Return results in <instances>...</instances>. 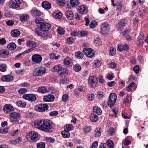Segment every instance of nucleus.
<instances>
[{"label": "nucleus", "instance_id": "1", "mask_svg": "<svg viewBox=\"0 0 148 148\" xmlns=\"http://www.w3.org/2000/svg\"><path fill=\"white\" fill-rule=\"evenodd\" d=\"M39 135L37 132L32 131L28 133L26 136L27 140L30 142H35L38 140Z\"/></svg>", "mask_w": 148, "mask_h": 148}, {"label": "nucleus", "instance_id": "2", "mask_svg": "<svg viewBox=\"0 0 148 148\" xmlns=\"http://www.w3.org/2000/svg\"><path fill=\"white\" fill-rule=\"evenodd\" d=\"M46 68L43 66H39L36 67L33 71L32 74L35 77L41 76L46 73Z\"/></svg>", "mask_w": 148, "mask_h": 148}, {"label": "nucleus", "instance_id": "3", "mask_svg": "<svg viewBox=\"0 0 148 148\" xmlns=\"http://www.w3.org/2000/svg\"><path fill=\"white\" fill-rule=\"evenodd\" d=\"M41 130L46 132H51L52 129L51 122L50 121L48 120H43V123Z\"/></svg>", "mask_w": 148, "mask_h": 148}, {"label": "nucleus", "instance_id": "4", "mask_svg": "<svg viewBox=\"0 0 148 148\" xmlns=\"http://www.w3.org/2000/svg\"><path fill=\"white\" fill-rule=\"evenodd\" d=\"M21 116V114L19 112H11L9 115L10 122L13 124L18 123V119Z\"/></svg>", "mask_w": 148, "mask_h": 148}, {"label": "nucleus", "instance_id": "5", "mask_svg": "<svg viewBox=\"0 0 148 148\" xmlns=\"http://www.w3.org/2000/svg\"><path fill=\"white\" fill-rule=\"evenodd\" d=\"M117 95L114 93H111L109 96L108 100V104L110 107H112L114 105L116 101Z\"/></svg>", "mask_w": 148, "mask_h": 148}, {"label": "nucleus", "instance_id": "6", "mask_svg": "<svg viewBox=\"0 0 148 148\" xmlns=\"http://www.w3.org/2000/svg\"><path fill=\"white\" fill-rule=\"evenodd\" d=\"M110 29V26L107 22L103 23L101 26V32L103 34H106L109 32Z\"/></svg>", "mask_w": 148, "mask_h": 148}, {"label": "nucleus", "instance_id": "7", "mask_svg": "<svg viewBox=\"0 0 148 148\" xmlns=\"http://www.w3.org/2000/svg\"><path fill=\"white\" fill-rule=\"evenodd\" d=\"M84 54L89 58H92L95 55V51L92 49L86 48L83 50Z\"/></svg>", "mask_w": 148, "mask_h": 148}, {"label": "nucleus", "instance_id": "8", "mask_svg": "<svg viewBox=\"0 0 148 148\" xmlns=\"http://www.w3.org/2000/svg\"><path fill=\"white\" fill-rule=\"evenodd\" d=\"M49 108L48 105L46 104H40L35 106V110L39 112H44Z\"/></svg>", "mask_w": 148, "mask_h": 148}, {"label": "nucleus", "instance_id": "9", "mask_svg": "<svg viewBox=\"0 0 148 148\" xmlns=\"http://www.w3.org/2000/svg\"><path fill=\"white\" fill-rule=\"evenodd\" d=\"M39 29L42 31H46L49 30L50 28L51 25L48 23L43 22L39 26Z\"/></svg>", "mask_w": 148, "mask_h": 148}, {"label": "nucleus", "instance_id": "10", "mask_svg": "<svg viewBox=\"0 0 148 148\" xmlns=\"http://www.w3.org/2000/svg\"><path fill=\"white\" fill-rule=\"evenodd\" d=\"M42 123H43V121L41 119H39L35 120L32 123V126H34V127L41 130L42 127Z\"/></svg>", "mask_w": 148, "mask_h": 148}, {"label": "nucleus", "instance_id": "11", "mask_svg": "<svg viewBox=\"0 0 148 148\" xmlns=\"http://www.w3.org/2000/svg\"><path fill=\"white\" fill-rule=\"evenodd\" d=\"M20 3V1L19 0H10L9 4L11 8L16 9L19 6Z\"/></svg>", "mask_w": 148, "mask_h": 148}, {"label": "nucleus", "instance_id": "12", "mask_svg": "<svg viewBox=\"0 0 148 148\" xmlns=\"http://www.w3.org/2000/svg\"><path fill=\"white\" fill-rule=\"evenodd\" d=\"M23 98L25 99L30 101H34L36 100V96L33 94H27L24 95Z\"/></svg>", "mask_w": 148, "mask_h": 148}, {"label": "nucleus", "instance_id": "13", "mask_svg": "<svg viewBox=\"0 0 148 148\" xmlns=\"http://www.w3.org/2000/svg\"><path fill=\"white\" fill-rule=\"evenodd\" d=\"M97 81V78L94 75L90 76L88 79V83L90 85L91 87H94V86L96 84Z\"/></svg>", "mask_w": 148, "mask_h": 148}, {"label": "nucleus", "instance_id": "14", "mask_svg": "<svg viewBox=\"0 0 148 148\" xmlns=\"http://www.w3.org/2000/svg\"><path fill=\"white\" fill-rule=\"evenodd\" d=\"M55 99L54 96L51 94L45 95L43 97V100L45 102H53Z\"/></svg>", "mask_w": 148, "mask_h": 148}, {"label": "nucleus", "instance_id": "15", "mask_svg": "<svg viewBox=\"0 0 148 148\" xmlns=\"http://www.w3.org/2000/svg\"><path fill=\"white\" fill-rule=\"evenodd\" d=\"M26 45L27 47L29 48V49L32 51L36 49V43L34 41L29 40L27 41Z\"/></svg>", "mask_w": 148, "mask_h": 148}, {"label": "nucleus", "instance_id": "16", "mask_svg": "<svg viewBox=\"0 0 148 148\" xmlns=\"http://www.w3.org/2000/svg\"><path fill=\"white\" fill-rule=\"evenodd\" d=\"M52 90V88L51 87L47 89L46 88L45 86H41L38 88L37 89L38 92L41 93H45L47 92H52L51 90Z\"/></svg>", "mask_w": 148, "mask_h": 148}, {"label": "nucleus", "instance_id": "17", "mask_svg": "<svg viewBox=\"0 0 148 148\" xmlns=\"http://www.w3.org/2000/svg\"><path fill=\"white\" fill-rule=\"evenodd\" d=\"M32 59L33 62L39 63L41 61L42 58L40 55L36 54L32 56Z\"/></svg>", "mask_w": 148, "mask_h": 148}, {"label": "nucleus", "instance_id": "18", "mask_svg": "<svg viewBox=\"0 0 148 148\" xmlns=\"http://www.w3.org/2000/svg\"><path fill=\"white\" fill-rule=\"evenodd\" d=\"M69 73V71L66 68L62 67V70L58 72V75L61 77H65Z\"/></svg>", "mask_w": 148, "mask_h": 148}, {"label": "nucleus", "instance_id": "19", "mask_svg": "<svg viewBox=\"0 0 148 148\" xmlns=\"http://www.w3.org/2000/svg\"><path fill=\"white\" fill-rule=\"evenodd\" d=\"M5 112L9 113L14 110L13 107L10 104H6L4 105L3 108Z\"/></svg>", "mask_w": 148, "mask_h": 148}, {"label": "nucleus", "instance_id": "20", "mask_svg": "<svg viewBox=\"0 0 148 148\" xmlns=\"http://www.w3.org/2000/svg\"><path fill=\"white\" fill-rule=\"evenodd\" d=\"M129 46L128 44H125L122 45L119 44L117 46V49L121 51H126L129 49Z\"/></svg>", "mask_w": 148, "mask_h": 148}, {"label": "nucleus", "instance_id": "21", "mask_svg": "<svg viewBox=\"0 0 148 148\" xmlns=\"http://www.w3.org/2000/svg\"><path fill=\"white\" fill-rule=\"evenodd\" d=\"M13 79V76L10 75H4L1 78L2 81L5 82H9L12 80Z\"/></svg>", "mask_w": 148, "mask_h": 148}, {"label": "nucleus", "instance_id": "22", "mask_svg": "<svg viewBox=\"0 0 148 148\" xmlns=\"http://www.w3.org/2000/svg\"><path fill=\"white\" fill-rule=\"evenodd\" d=\"M52 15L53 17L55 18L59 19L62 17V14L59 10H57L55 11Z\"/></svg>", "mask_w": 148, "mask_h": 148}, {"label": "nucleus", "instance_id": "23", "mask_svg": "<svg viewBox=\"0 0 148 148\" xmlns=\"http://www.w3.org/2000/svg\"><path fill=\"white\" fill-rule=\"evenodd\" d=\"M127 22L125 19H123L121 20L118 23L117 25L118 29L119 30H121L122 27L124 26Z\"/></svg>", "mask_w": 148, "mask_h": 148}, {"label": "nucleus", "instance_id": "24", "mask_svg": "<svg viewBox=\"0 0 148 148\" xmlns=\"http://www.w3.org/2000/svg\"><path fill=\"white\" fill-rule=\"evenodd\" d=\"M62 67L60 65L58 64L55 65L51 69V71L53 72H57L58 74V72L62 70Z\"/></svg>", "mask_w": 148, "mask_h": 148}, {"label": "nucleus", "instance_id": "25", "mask_svg": "<svg viewBox=\"0 0 148 148\" xmlns=\"http://www.w3.org/2000/svg\"><path fill=\"white\" fill-rule=\"evenodd\" d=\"M20 20L22 22H25L29 18V16L27 14H21L20 15Z\"/></svg>", "mask_w": 148, "mask_h": 148}, {"label": "nucleus", "instance_id": "26", "mask_svg": "<svg viewBox=\"0 0 148 148\" xmlns=\"http://www.w3.org/2000/svg\"><path fill=\"white\" fill-rule=\"evenodd\" d=\"M11 34L13 37H16L20 35V32L18 29H15L11 31Z\"/></svg>", "mask_w": 148, "mask_h": 148}, {"label": "nucleus", "instance_id": "27", "mask_svg": "<svg viewBox=\"0 0 148 148\" xmlns=\"http://www.w3.org/2000/svg\"><path fill=\"white\" fill-rule=\"evenodd\" d=\"M42 7L45 9H49L51 7V4L47 1H43L42 4Z\"/></svg>", "mask_w": 148, "mask_h": 148}, {"label": "nucleus", "instance_id": "28", "mask_svg": "<svg viewBox=\"0 0 148 148\" xmlns=\"http://www.w3.org/2000/svg\"><path fill=\"white\" fill-rule=\"evenodd\" d=\"M41 12L38 10H32L31 11V13L34 17L40 16L41 15Z\"/></svg>", "mask_w": 148, "mask_h": 148}, {"label": "nucleus", "instance_id": "29", "mask_svg": "<svg viewBox=\"0 0 148 148\" xmlns=\"http://www.w3.org/2000/svg\"><path fill=\"white\" fill-rule=\"evenodd\" d=\"M65 15L68 19L71 20L73 18V14L71 11L68 10L65 13Z\"/></svg>", "mask_w": 148, "mask_h": 148}, {"label": "nucleus", "instance_id": "30", "mask_svg": "<svg viewBox=\"0 0 148 148\" xmlns=\"http://www.w3.org/2000/svg\"><path fill=\"white\" fill-rule=\"evenodd\" d=\"M90 118L92 122H95L97 121L98 116L95 114H92L90 115Z\"/></svg>", "mask_w": 148, "mask_h": 148}, {"label": "nucleus", "instance_id": "31", "mask_svg": "<svg viewBox=\"0 0 148 148\" xmlns=\"http://www.w3.org/2000/svg\"><path fill=\"white\" fill-rule=\"evenodd\" d=\"M101 129L100 127H98L95 130L94 134L95 137H98L101 135Z\"/></svg>", "mask_w": 148, "mask_h": 148}, {"label": "nucleus", "instance_id": "32", "mask_svg": "<svg viewBox=\"0 0 148 148\" xmlns=\"http://www.w3.org/2000/svg\"><path fill=\"white\" fill-rule=\"evenodd\" d=\"M7 47L9 50H14L16 48V45L14 43L11 42L8 45Z\"/></svg>", "mask_w": 148, "mask_h": 148}, {"label": "nucleus", "instance_id": "33", "mask_svg": "<svg viewBox=\"0 0 148 148\" xmlns=\"http://www.w3.org/2000/svg\"><path fill=\"white\" fill-rule=\"evenodd\" d=\"M61 134L63 137L64 138H69L70 136V134L69 132L64 130L61 132Z\"/></svg>", "mask_w": 148, "mask_h": 148}, {"label": "nucleus", "instance_id": "34", "mask_svg": "<svg viewBox=\"0 0 148 148\" xmlns=\"http://www.w3.org/2000/svg\"><path fill=\"white\" fill-rule=\"evenodd\" d=\"M107 146L109 148H113L114 145V142L111 140H108L106 141Z\"/></svg>", "mask_w": 148, "mask_h": 148}, {"label": "nucleus", "instance_id": "35", "mask_svg": "<svg viewBox=\"0 0 148 148\" xmlns=\"http://www.w3.org/2000/svg\"><path fill=\"white\" fill-rule=\"evenodd\" d=\"M75 57L78 59H82L84 56L82 53L81 51H77L75 52Z\"/></svg>", "mask_w": 148, "mask_h": 148}, {"label": "nucleus", "instance_id": "36", "mask_svg": "<svg viewBox=\"0 0 148 148\" xmlns=\"http://www.w3.org/2000/svg\"><path fill=\"white\" fill-rule=\"evenodd\" d=\"M93 111L98 115H100L102 114V111L101 109L97 106L94 107L93 108Z\"/></svg>", "mask_w": 148, "mask_h": 148}, {"label": "nucleus", "instance_id": "37", "mask_svg": "<svg viewBox=\"0 0 148 148\" xmlns=\"http://www.w3.org/2000/svg\"><path fill=\"white\" fill-rule=\"evenodd\" d=\"M71 62V60L68 57H67L63 60V64L68 66H69Z\"/></svg>", "mask_w": 148, "mask_h": 148}, {"label": "nucleus", "instance_id": "38", "mask_svg": "<svg viewBox=\"0 0 148 148\" xmlns=\"http://www.w3.org/2000/svg\"><path fill=\"white\" fill-rule=\"evenodd\" d=\"M70 3L71 5L73 7L77 6L79 4L78 0H70Z\"/></svg>", "mask_w": 148, "mask_h": 148}, {"label": "nucleus", "instance_id": "39", "mask_svg": "<svg viewBox=\"0 0 148 148\" xmlns=\"http://www.w3.org/2000/svg\"><path fill=\"white\" fill-rule=\"evenodd\" d=\"M7 65L5 64L0 65V71L2 72H5L7 70Z\"/></svg>", "mask_w": 148, "mask_h": 148}, {"label": "nucleus", "instance_id": "40", "mask_svg": "<svg viewBox=\"0 0 148 148\" xmlns=\"http://www.w3.org/2000/svg\"><path fill=\"white\" fill-rule=\"evenodd\" d=\"M73 129V126L71 125H67L64 127V130L67 131L68 132L72 130Z\"/></svg>", "mask_w": 148, "mask_h": 148}, {"label": "nucleus", "instance_id": "41", "mask_svg": "<svg viewBox=\"0 0 148 148\" xmlns=\"http://www.w3.org/2000/svg\"><path fill=\"white\" fill-rule=\"evenodd\" d=\"M16 105L18 107L24 108L26 106V103L25 102L22 101H18L16 102Z\"/></svg>", "mask_w": 148, "mask_h": 148}, {"label": "nucleus", "instance_id": "42", "mask_svg": "<svg viewBox=\"0 0 148 148\" xmlns=\"http://www.w3.org/2000/svg\"><path fill=\"white\" fill-rule=\"evenodd\" d=\"M49 56L50 59H54L55 60H57L58 58L60 56L59 55H57L56 56L55 53H49Z\"/></svg>", "mask_w": 148, "mask_h": 148}, {"label": "nucleus", "instance_id": "43", "mask_svg": "<svg viewBox=\"0 0 148 148\" xmlns=\"http://www.w3.org/2000/svg\"><path fill=\"white\" fill-rule=\"evenodd\" d=\"M9 54V51L7 50L3 49L0 51V55L1 56H7Z\"/></svg>", "mask_w": 148, "mask_h": 148}, {"label": "nucleus", "instance_id": "44", "mask_svg": "<svg viewBox=\"0 0 148 148\" xmlns=\"http://www.w3.org/2000/svg\"><path fill=\"white\" fill-rule=\"evenodd\" d=\"M94 43L97 46H99L101 45V42L100 39L98 38H96L94 39Z\"/></svg>", "mask_w": 148, "mask_h": 148}, {"label": "nucleus", "instance_id": "45", "mask_svg": "<svg viewBox=\"0 0 148 148\" xmlns=\"http://www.w3.org/2000/svg\"><path fill=\"white\" fill-rule=\"evenodd\" d=\"M97 22L93 20L91 21L90 24V27L92 29L94 28L97 25Z\"/></svg>", "mask_w": 148, "mask_h": 148}, {"label": "nucleus", "instance_id": "46", "mask_svg": "<svg viewBox=\"0 0 148 148\" xmlns=\"http://www.w3.org/2000/svg\"><path fill=\"white\" fill-rule=\"evenodd\" d=\"M65 0H57L56 1V3L59 6H63L65 5Z\"/></svg>", "mask_w": 148, "mask_h": 148}, {"label": "nucleus", "instance_id": "47", "mask_svg": "<svg viewBox=\"0 0 148 148\" xmlns=\"http://www.w3.org/2000/svg\"><path fill=\"white\" fill-rule=\"evenodd\" d=\"M88 99L90 101H92L95 98V95L93 93L88 94L87 95Z\"/></svg>", "mask_w": 148, "mask_h": 148}, {"label": "nucleus", "instance_id": "48", "mask_svg": "<svg viewBox=\"0 0 148 148\" xmlns=\"http://www.w3.org/2000/svg\"><path fill=\"white\" fill-rule=\"evenodd\" d=\"M101 63L99 60H96L94 61V65L95 68H98L101 65Z\"/></svg>", "mask_w": 148, "mask_h": 148}, {"label": "nucleus", "instance_id": "49", "mask_svg": "<svg viewBox=\"0 0 148 148\" xmlns=\"http://www.w3.org/2000/svg\"><path fill=\"white\" fill-rule=\"evenodd\" d=\"M116 49L114 47H110L109 52L110 54L112 56H114L116 54Z\"/></svg>", "mask_w": 148, "mask_h": 148}, {"label": "nucleus", "instance_id": "50", "mask_svg": "<svg viewBox=\"0 0 148 148\" xmlns=\"http://www.w3.org/2000/svg\"><path fill=\"white\" fill-rule=\"evenodd\" d=\"M58 33L61 35H64L65 34V31L63 28L62 27H59L57 29Z\"/></svg>", "mask_w": 148, "mask_h": 148}, {"label": "nucleus", "instance_id": "51", "mask_svg": "<svg viewBox=\"0 0 148 148\" xmlns=\"http://www.w3.org/2000/svg\"><path fill=\"white\" fill-rule=\"evenodd\" d=\"M4 12L5 15L7 16L10 17L13 15L12 12L10 10L8 11V10H5Z\"/></svg>", "mask_w": 148, "mask_h": 148}, {"label": "nucleus", "instance_id": "52", "mask_svg": "<svg viewBox=\"0 0 148 148\" xmlns=\"http://www.w3.org/2000/svg\"><path fill=\"white\" fill-rule=\"evenodd\" d=\"M84 132L88 133L90 132L91 131V128L89 126H85L83 128Z\"/></svg>", "mask_w": 148, "mask_h": 148}, {"label": "nucleus", "instance_id": "53", "mask_svg": "<svg viewBox=\"0 0 148 148\" xmlns=\"http://www.w3.org/2000/svg\"><path fill=\"white\" fill-rule=\"evenodd\" d=\"M45 144L44 142H40L37 144V148H45Z\"/></svg>", "mask_w": 148, "mask_h": 148}, {"label": "nucleus", "instance_id": "54", "mask_svg": "<svg viewBox=\"0 0 148 148\" xmlns=\"http://www.w3.org/2000/svg\"><path fill=\"white\" fill-rule=\"evenodd\" d=\"M134 82H132L130 83L126 88V90L129 92H130L131 91V88L133 85L134 84Z\"/></svg>", "mask_w": 148, "mask_h": 148}, {"label": "nucleus", "instance_id": "55", "mask_svg": "<svg viewBox=\"0 0 148 148\" xmlns=\"http://www.w3.org/2000/svg\"><path fill=\"white\" fill-rule=\"evenodd\" d=\"M8 132V128H0V133L5 134L7 133Z\"/></svg>", "mask_w": 148, "mask_h": 148}, {"label": "nucleus", "instance_id": "56", "mask_svg": "<svg viewBox=\"0 0 148 148\" xmlns=\"http://www.w3.org/2000/svg\"><path fill=\"white\" fill-rule=\"evenodd\" d=\"M69 96L67 94H65L62 96V101L64 102L66 101L68 99Z\"/></svg>", "mask_w": 148, "mask_h": 148}, {"label": "nucleus", "instance_id": "57", "mask_svg": "<svg viewBox=\"0 0 148 148\" xmlns=\"http://www.w3.org/2000/svg\"><path fill=\"white\" fill-rule=\"evenodd\" d=\"M43 20L40 17L36 18L35 20V22L37 23L40 24L43 23Z\"/></svg>", "mask_w": 148, "mask_h": 148}, {"label": "nucleus", "instance_id": "58", "mask_svg": "<svg viewBox=\"0 0 148 148\" xmlns=\"http://www.w3.org/2000/svg\"><path fill=\"white\" fill-rule=\"evenodd\" d=\"M115 131V130L114 128H110L109 130L108 131V134L110 136H112L113 135Z\"/></svg>", "mask_w": 148, "mask_h": 148}, {"label": "nucleus", "instance_id": "59", "mask_svg": "<svg viewBox=\"0 0 148 148\" xmlns=\"http://www.w3.org/2000/svg\"><path fill=\"white\" fill-rule=\"evenodd\" d=\"M45 139L47 142L53 143L54 141V139L51 137H46L45 138Z\"/></svg>", "mask_w": 148, "mask_h": 148}, {"label": "nucleus", "instance_id": "60", "mask_svg": "<svg viewBox=\"0 0 148 148\" xmlns=\"http://www.w3.org/2000/svg\"><path fill=\"white\" fill-rule=\"evenodd\" d=\"M116 83L115 81H114L112 82H108L107 83V85L110 87L114 86Z\"/></svg>", "mask_w": 148, "mask_h": 148}, {"label": "nucleus", "instance_id": "61", "mask_svg": "<svg viewBox=\"0 0 148 148\" xmlns=\"http://www.w3.org/2000/svg\"><path fill=\"white\" fill-rule=\"evenodd\" d=\"M47 32L46 31H42L39 36L42 38H45L47 37Z\"/></svg>", "mask_w": 148, "mask_h": 148}, {"label": "nucleus", "instance_id": "62", "mask_svg": "<svg viewBox=\"0 0 148 148\" xmlns=\"http://www.w3.org/2000/svg\"><path fill=\"white\" fill-rule=\"evenodd\" d=\"M116 66V64L114 62H111L109 64V67L110 68L114 69L115 68Z\"/></svg>", "mask_w": 148, "mask_h": 148}, {"label": "nucleus", "instance_id": "63", "mask_svg": "<svg viewBox=\"0 0 148 148\" xmlns=\"http://www.w3.org/2000/svg\"><path fill=\"white\" fill-rule=\"evenodd\" d=\"M139 69V67L138 65H135L133 67L134 71L136 73H138Z\"/></svg>", "mask_w": 148, "mask_h": 148}, {"label": "nucleus", "instance_id": "64", "mask_svg": "<svg viewBox=\"0 0 148 148\" xmlns=\"http://www.w3.org/2000/svg\"><path fill=\"white\" fill-rule=\"evenodd\" d=\"M27 91V89L25 88H21L18 90V92L19 93L23 94L26 92Z\"/></svg>", "mask_w": 148, "mask_h": 148}]
</instances>
